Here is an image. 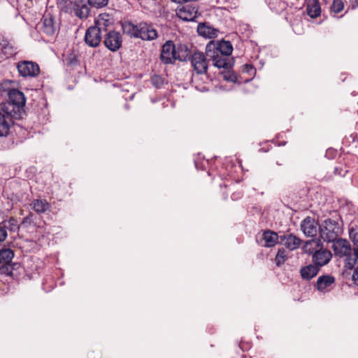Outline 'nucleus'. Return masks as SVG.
I'll list each match as a JSON object with an SVG mask.
<instances>
[{
  "mask_svg": "<svg viewBox=\"0 0 358 358\" xmlns=\"http://www.w3.org/2000/svg\"><path fill=\"white\" fill-rule=\"evenodd\" d=\"M233 51V47L229 41H210L206 47V54L213 66L218 69H229L231 67L229 56Z\"/></svg>",
  "mask_w": 358,
  "mask_h": 358,
  "instance_id": "f257e3e1",
  "label": "nucleus"
},
{
  "mask_svg": "<svg viewBox=\"0 0 358 358\" xmlns=\"http://www.w3.org/2000/svg\"><path fill=\"white\" fill-rule=\"evenodd\" d=\"M343 231V228L339 223L331 219H327L319 225L321 238L328 243L334 242Z\"/></svg>",
  "mask_w": 358,
  "mask_h": 358,
  "instance_id": "f03ea898",
  "label": "nucleus"
},
{
  "mask_svg": "<svg viewBox=\"0 0 358 358\" xmlns=\"http://www.w3.org/2000/svg\"><path fill=\"white\" fill-rule=\"evenodd\" d=\"M17 112L10 110L9 107L3 108L0 110V136H7L11 127L14 124L13 118H18Z\"/></svg>",
  "mask_w": 358,
  "mask_h": 358,
  "instance_id": "7ed1b4c3",
  "label": "nucleus"
},
{
  "mask_svg": "<svg viewBox=\"0 0 358 358\" xmlns=\"http://www.w3.org/2000/svg\"><path fill=\"white\" fill-rule=\"evenodd\" d=\"M8 103L6 107H9L10 110H15L20 117L26 103L24 94L17 89H11L8 92Z\"/></svg>",
  "mask_w": 358,
  "mask_h": 358,
  "instance_id": "20e7f679",
  "label": "nucleus"
},
{
  "mask_svg": "<svg viewBox=\"0 0 358 358\" xmlns=\"http://www.w3.org/2000/svg\"><path fill=\"white\" fill-rule=\"evenodd\" d=\"M16 67L20 76L23 78H36L41 71L38 64L32 61H20L17 63Z\"/></svg>",
  "mask_w": 358,
  "mask_h": 358,
  "instance_id": "39448f33",
  "label": "nucleus"
},
{
  "mask_svg": "<svg viewBox=\"0 0 358 358\" xmlns=\"http://www.w3.org/2000/svg\"><path fill=\"white\" fill-rule=\"evenodd\" d=\"M206 57V54L199 51H195L190 55L189 60L191 62L192 67L197 74L206 73L208 68V62Z\"/></svg>",
  "mask_w": 358,
  "mask_h": 358,
  "instance_id": "423d86ee",
  "label": "nucleus"
},
{
  "mask_svg": "<svg viewBox=\"0 0 358 358\" xmlns=\"http://www.w3.org/2000/svg\"><path fill=\"white\" fill-rule=\"evenodd\" d=\"M132 29V34L136 38L151 41L157 37V31L147 23L141 22L138 25L133 26Z\"/></svg>",
  "mask_w": 358,
  "mask_h": 358,
  "instance_id": "0eeeda50",
  "label": "nucleus"
},
{
  "mask_svg": "<svg viewBox=\"0 0 358 358\" xmlns=\"http://www.w3.org/2000/svg\"><path fill=\"white\" fill-rule=\"evenodd\" d=\"M122 38L120 32L109 31L103 40L105 46L110 51L115 52L122 46Z\"/></svg>",
  "mask_w": 358,
  "mask_h": 358,
  "instance_id": "6e6552de",
  "label": "nucleus"
},
{
  "mask_svg": "<svg viewBox=\"0 0 358 358\" xmlns=\"http://www.w3.org/2000/svg\"><path fill=\"white\" fill-rule=\"evenodd\" d=\"M332 243V248L336 255L340 257H345L346 258L350 256L352 252V247L348 241L337 238V239Z\"/></svg>",
  "mask_w": 358,
  "mask_h": 358,
  "instance_id": "1a4fd4ad",
  "label": "nucleus"
},
{
  "mask_svg": "<svg viewBox=\"0 0 358 358\" xmlns=\"http://www.w3.org/2000/svg\"><path fill=\"white\" fill-rule=\"evenodd\" d=\"M160 59L164 64H173L176 60L175 44L171 41H166L162 46Z\"/></svg>",
  "mask_w": 358,
  "mask_h": 358,
  "instance_id": "9d476101",
  "label": "nucleus"
},
{
  "mask_svg": "<svg viewBox=\"0 0 358 358\" xmlns=\"http://www.w3.org/2000/svg\"><path fill=\"white\" fill-rule=\"evenodd\" d=\"M102 38V32L94 26L90 27L85 35V41L87 45L96 48L99 45Z\"/></svg>",
  "mask_w": 358,
  "mask_h": 358,
  "instance_id": "9b49d317",
  "label": "nucleus"
},
{
  "mask_svg": "<svg viewBox=\"0 0 358 358\" xmlns=\"http://www.w3.org/2000/svg\"><path fill=\"white\" fill-rule=\"evenodd\" d=\"M319 225L315 219L307 217L301 223V229L306 236L314 237L319 231Z\"/></svg>",
  "mask_w": 358,
  "mask_h": 358,
  "instance_id": "f8f14e48",
  "label": "nucleus"
},
{
  "mask_svg": "<svg viewBox=\"0 0 358 358\" xmlns=\"http://www.w3.org/2000/svg\"><path fill=\"white\" fill-rule=\"evenodd\" d=\"M332 257L331 252L322 247L317 250L313 255V262L320 268L327 264Z\"/></svg>",
  "mask_w": 358,
  "mask_h": 358,
  "instance_id": "ddd939ff",
  "label": "nucleus"
},
{
  "mask_svg": "<svg viewBox=\"0 0 358 358\" xmlns=\"http://www.w3.org/2000/svg\"><path fill=\"white\" fill-rule=\"evenodd\" d=\"M113 20L110 15L107 13H101L96 18L94 26L96 29H99V30L102 33H108L109 31V28L113 26Z\"/></svg>",
  "mask_w": 358,
  "mask_h": 358,
  "instance_id": "4468645a",
  "label": "nucleus"
},
{
  "mask_svg": "<svg viewBox=\"0 0 358 358\" xmlns=\"http://www.w3.org/2000/svg\"><path fill=\"white\" fill-rule=\"evenodd\" d=\"M73 11L76 16L80 19L87 17L90 13V8L83 0H76L73 6Z\"/></svg>",
  "mask_w": 358,
  "mask_h": 358,
  "instance_id": "2eb2a0df",
  "label": "nucleus"
},
{
  "mask_svg": "<svg viewBox=\"0 0 358 358\" xmlns=\"http://www.w3.org/2000/svg\"><path fill=\"white\" fill-rule=\"evenodd\" d=\"M197 10L191 6H184L177 11L178 16L184 21H192L196 17Z\"/></svg>",
  "mask_w": 358,
  "mask_h": 358,
  "instance_id": "dca6fc26",
  "label": "nucleus"
},
{
  "mask_svg": "<svg viewBox=\"0 0 358 358\" xmlns=\"http://www.w3.org/2000/svg\"><path fill=\"white\" fill-rule=\"evenodd\" d=\"M280 241L290 250H294L298 248L301 243V239L293 234L281 236Z\"/></svg>",
  "mask_w": 358,
  "mask_h": 358,
  "instance_id": "f3484780",
  "label": "nucleus"
},
{
  "mask_svg": "<svg viewBox=\"0 0 358 358\" xmlns=\"http://www.w3.org/2000/svg\"><path fill=\"white\" fill-rule=\"evenodd\" d=\"M320 268L315 264H309L302 267L300 269V273L303 279L308 280L317 275Z\"/></svg>",
  "mask_w": 358,
  "mask_h": 358,
  "instance_id": "a211bd4d",
  "label": "nucleus"
},
{
  "mask_svg": "<svg viewBox=\"0 0 358 358\" xmlns=\"http://www.w3.org/2000/svg\"><path fill=\"white\" fill-rule=\"evenodd\" d=\"M335 282V278L329 275H321L317 278L316 287L320 292H324L328 287L331 286Z\"/></svg>",
  "mask_w": 358,
  "mask_h": 358,
  "instance_id": "6ab92c4d",
  "label": "nucleus"
},
{
  "mask_svg": "<svg viewBox=\"0 0 358 358\" xmlns=\"http://www.w3.org/2000/svg\"><path fill=\"white\" fill-rule=\"evenodd\" d=\"M43 30L48 35H52L56 30L55 19L50 14H46L43 16Z\"/></svg>",
  "mask_w": 358,
  "mask_h": 358,
  "instance_id": "aec40b11",
  "label": "nucleus"
},
{
  "mask_svg": "<svg viewBox=\"0 0 358 358\" xmlns=\"http://www.w3.org/2000/svg\"><path fill=\"white\" fill-rule=\"evenodd\" d=\"M0 52L3 55L1 59L9 58L16 53V49L6 40L0 42Z\"/></svg>",
  "mask_w": 358,
  "mask_h": 358,
  "instance_id": "412c9836",
  "label": "nucleus"
},
{
  "mask_svg": "<svg viewBox=\"0 0 358 358\" xmlns=\"http://www.w3.org/2000/svg\"><path fill=\"white\" fill-rule=\"evenodd\" d=\"M30 206L37 213H44L50 208V203L45 199H34Z\"/></svg>",
  "mask_w": 358,
  "mask_h": 358,
  "instance_id": "4be33fe9",
  "label": "nucleus"
},
{
  "mask_svg": "<svg viewBox=\"0 0 358 358\" xmlns=\"http://www.w3.org/2000/svg\"><path fill=\"white\" fill-rule=\"evenodd\" d=\"M306 11L308 15L312 18H316L320 15L321 8L318 0H308L307 3Z\"/></svg>",
  "mask_w": 358,
  "mask_h": 358,
  "instance_id": "5701e85b",
  "label": "nucleus"
},
{
  "mask_svg": "<svg viewBox=\"0 0 358 358\" xmlns=\"http://www.w3.org/2000/svg\"><path fill=\"white\" fill-rule=\"evenodd\" d=\"M197 31L199 35L206 38H215L217 35V29L206 25V24H201L198 26Z\"/></svg>",
  "mask_w": 358,
  "mask_h": 358,
  "instance_id": "b1692460",
  "label": "nucleus"
},
{
  "mask_svg": "<svg viewBox=\"0 0 358 358\" xmlns=\"http://www.w3.org/2000/svg\"><path fill=\"white\" fill-rule=\"evenodd\" d=\"M176 60L187 61L189 60V50L185 44H178L175 45Z\"/></svg>",
  "mask_w": 358,
  "mask_h": 358,
  "instance_id": "393cba45",
  "label": "nucleus"
},
{
  "mask_svg": "<svg viewBox=\"0 0 358 358\" xmlns=\"http://www.w3.org/2000/svg\"><path fill=\"white\" fill-rule=\"evenodd\" d=\"M263 239L265 241L264 246L271 248L278 243V236L277 233L268 230L264 232Z\"/></svg>",
  "mask_w": 358,
  "mask_h": 358,
  "instance_id": "a878e982",
  "label": "nucleus"
},
{
  "mask_svg": "<svg viewBox=\"0 0 358 358\" xmlns=\"http://www.w3.org/2000/svg\"><path fill=\"white\" fill-rule=\"evenodd\" d=\"M321 246L322 243L320 239H312L306 242L304 250L306 253L313 255L315 252L319 250Z\"/></svg>",
  "mask_w": 358,
  "mask_h": 358,
  "instance_id": "bb28decb",
  "label": "nucleus"
},
{
  "mask_svg": "<svg viewBox=\"0 0 358 358\" xmlns=\"http://www.w3.org/2000/svg\"><path fill=\"white\" fill-rule=\"evenodd\" d=\"M14 257V252L10 248L0 250V264H10Z\"/></svg>",
  "mask_w": 358,
  "mask_h": 358,
  "instance_id": "cd10ccee",
  "label": "nucleus"
},
{
  "mask_svg": "<svg viewBox=\"0 0 358 358\" xmlns=\"http://www.w3.org/2000/svg\"><path fill=\"white\" fill-rule=\"evenodd\" d=\"M358 262V247L353 249V253L345 259V266L349 269H352Z\"/></svg>",
  "mask_w": 358,
  "mask_h": 358,
  "instance_id": "c85d7f7f",
  "label": "nucleus"
},
{
  "mask_svg": "<svg viewBox=\"0 0 358 358\" xmlns=\"http://www.w3.org/2000/svg\"><path fill=\"white\" fill-rule=\"evenodd\" d=\"M287 258V252L284 248H280L276 254L275 262L278 266H281L285 263Z\"/></svg>",
  "mask_w": 358,
  "mask_h": 358,
  "instance_id": "c756f323",
  "label": "nucleus"
},
{
  "mask_svg": "<svg viewBox=\"0 0 358 358\" xmlns=\"http://www.w3.org/2000/svg\"><path fill=\"white\" fill-rule=\"evenodd\" d=\"M0 266V274L10 276L12 278H16L17 274L12 271V266L10 264H1Z\"/></svg>",
  "mask_w": 358,
  "mask_h": 358,
  "instance_id": "7c9ffc66",
  "label": "nucleus"
},
{
  "mask_svg": "<svg viewBox=\"0 0 358 358\" xmlns=\"http://www.w3.org/2000/svg\"><path fill=\"white\" fill-rule=\"evenodd\" d=\"M343 8L344 3L343 0H334L331 6V9L334 13H340Z\"/></svg>",
  "mask_w": 358,
  "mask_h": 358,
  "instance_id": "2f4dec72",
  "label": "nucleus"
},
{
  "mask_svg": "<svg viewBox=\"0 0 358 358\" xmlns=\"http://www.w3.org/2000/svg\"><path fill=\"white\" fill-rule=\"evenodd\" d=\"M88 3L95 8H102L108 4V0H88Z\"/></svg>",
  "mask_w": 358,
  "mask_h": 358,
  "instance_id": "473e14b6",
  "label": "nucleus"
},
{
  "mask_svg": "<svg viewBox=\"0 0 358 358\" xmlns=\"http://www.w3.org/2000/svg\"><path fill=\"white\" fill-rule=\"evenodd\" d=\"M152 84L156 87H159L164 83L163 78L157 75H155L151 78Z\"/></svg>",
  "mask_w": 358,
  "mask_h": 358,
  "instance_id": "72a5a7b5",
  "label": "nucleus"
},
{
  "mask_svg": "<svg viewBox=\"0 0 358 358\" xmlns=\"http://www.w3.org/2000/svg\"><path fill=\"white\" fill-rule=\"evenodd\" d=\"M6 226L3 224V223L0 224V243L3 242L7 238V231L6 229Z\"/></svg>",
  "mask_w": 358,
  "mask_h": 358,
  "instance_id": "f704fd0d",
  "label": "nucleus"
},
{
  "mask_svg": "<svg viewBox=\"0 0 358 358\" xmlns=\"http://www.w3.org/2000/svg\"><path fill=\"white\" fill-rule=\"evenodd\" d=\"M8 227L10 230H15L18 229V226L17 224V220L14 217H10L8 221Z\"/></svg>",
  "mask_w": 358,
  "mask_h": 358,
  "instance_id": "c9c22d12",
  "label": "nucleus"
},
{
  "mask_svg": "<svg viewBox=\"0 0 358 358\" xmlns=\"http://www.w3.org/2000/svg\"><path fill=\"white\" fill-rule=\"evenodd\" d=\"M10 266H12V268H13L12 271L15 273L17 274V275L20 273V272H17V271L21 268L20 264H19V263H13V264H10Z\"/></svg>",
  "mask_w": 358,
  "mask_h": 358,
  "instance_id": "e433bc0d",
  "label": "nucleus"
},
{
  "mask_svg": "<svg viewBox=\"0 0 358 358\" xmlns=\"http://www.w3.org/2000/svg\"><path fill=\"white\" fill-rule=\"evenodd\" d=\"M350 3L352 9L358 7V0H350Z\"/></svg>",
  "mask_w": 358,
  "mask_h": 358,
  "instance_id": "4c0bfd02",
  "label": "nucleus"
},
{
  "mask_svg": "<svg viewBox=\"0 0 358 358\" xmlns=\"http://www.w3.org/2000/svg\"><path fill=\"white\" fill-rule=\"evenodd\" d=\"M31 222V218L30 217H24L22 222V224H30Z\"/></svg>",
  "mask_w": 358,
  "mask_h": 358,
  "instance_id": "58836bf2",
  "label": "nucleus"
},
{
  "mask_svg": "<svg viewBox=\"0 0 358 358\" xmlns=\"http://www.w3.org/2000/svg\"><path fill=\"white\" fill-rule=\"evenodd\" d=\"M352 279L355 282H358V267L355 268L353 275H352Z\"/></svg>",
  "mask_w": 358,
  "mask_h": 358,
  "instance_id": "ea45409f",
  "label": "nucleus"
},
{
  "mask_svg": "<svg viewBox=\"0 0 358 358\" xmlns=\"http://www.w3.org/2000/svg\"><path fill=\"white\" fill-rule=\"evenodd\" d=\"M334 173L336 174H338V175H341V176H345V174H342L341 171H340V169L338 168V167H336L334 169Z\"/></svg>",
  "mask_w": 358,
  "mask_h": 358,
  "instance_id": "a19ab883",
  "label": "nucleus"
},
{
  "mask_svg": "<svg viewBox=\"0 0 358 358\" xmlns=\"http://www.w3.org/2000/svg\"><path fill=\"white\" fill-rule=\"evenodd\" d=\"M245 69H246L248 71H249V69H253L252 66V65H250V64H245Z\"/></svg>",
  "mask_w": 358,
  "mask_h": 358,
  "instance_id": "79ce46f5",
  "label": "nucleus"
},
{
  "mask_svg": "<svg viewBox=\"0 0 358 358\" xmlns=\"http://www.w3.org/2000/svg\"><path fill=\"white\" fill-rule=\"evenodd\" d=\"M226 79H227V80H229V78H226ZM230 80H232V79H230Z\"/></svg>",
  "mask_w": 358,
  "mask_h": 358,
  "instance_id": "37998d69",
  "label": "nucleus"
},
{
  "mask_svg": "<svg viewBox=\"0 0 358 358\" xmlns=\"http://www.w3.org/2000/svg\"><path fill=\"white\" fill-rule=\"evenodd\" d=\"M250 358H252V357H250Z\"/></svg>",
  "mask_w": 358,
  "mask_h": 358,
  "instance_id": "c03bdc74",
  "label": "nucleus"
}]
</instances>
